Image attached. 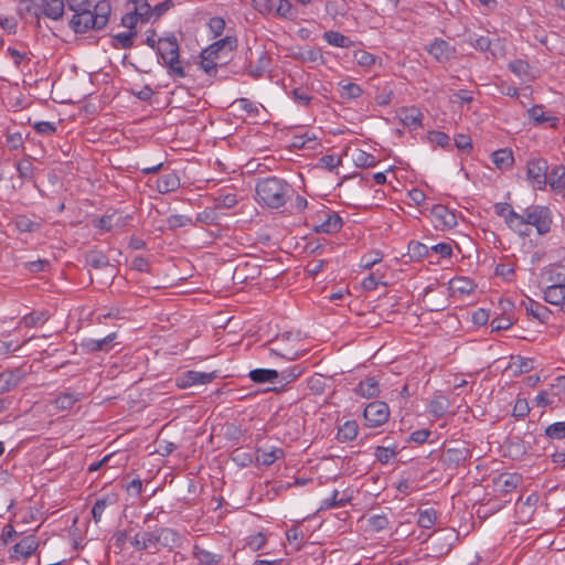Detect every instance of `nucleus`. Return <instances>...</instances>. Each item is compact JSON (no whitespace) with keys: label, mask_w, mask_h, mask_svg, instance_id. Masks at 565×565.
I'll use <instances>...</instances> for the list:
<instances>
[{"label":"nucleus","mask_w":565,"mask_h":565,"mask_svg":"<svg viewBox=\"0 0 565 565\" xmlns=\"http://www.w3.org/2000/svg\"><path fill=\"white\" fill-rule=\"evenodd\" d=\"M238 203L235 193L218 194L214 198V206L216 209H232Z\"/></svg>","instance_id":"bf43d9fd"},{"label":"nucleus","mask_w":565,"mask_h":565,"mask_svg":"<svg viewBox=\"0 0 565 565\" xmlns=\"http://www.w3.org/2000/svg\"><path fill=\"white\" fill-rule=\"evenodd\" d=\"M117 338L116 332H111L102 339H84L81 343V348L86 353H93L97 351L108 352L113 348V343Z\"/></svg>","instance_id":"4468645a"},{"label":"nucleus","mask_w":565,"mask_h":565,"mask_svg":"<svg viewBox=\"0 0 565 565\" xmlns=\"http://www.w3.org/2000/svg\"><path fill=\"white\" fill-rule=\"evenodd\" d=\"M354 392L363 398H374L380 394V385L375 377H366L359 382Z\"/></svg>","instance_id":"b1692460"},{"label":"nucleus","mask_w":565,"mask_h":565,"mask_svg":"<svg viewBox=\"0 0 565 565\" xmlns=\"http://www.w3.org/2000/svg\"><path fill=\"white\" fill-rule=\"evenodd\" d=\"M278 373L281 382L290 383L298 379L303 373V369L297 364L286 370H282L281 372Z\"/></svg>","instance_id":"69168bd1"},{"label":"nucleus","mask_w":565,"mask_h":565,"mask_svg":"<svg viewBox=\"0 0 565 565\" xmlns=\"http://www.w3.org/2000/svg\"><path fill=\"white\" fill-rule=\"evenodd\" d=\"M15 228L20 233H33L41 228V223L32 221L26 215H18L13 220Z\"/></svg>","instance_id":"a18cd8bd"},{"label":"nucleus","mask_w":565,"mask_h":565,"mask_svg":"<svg viewBox=\"0 0 565 565\" xmlns=\"http://www.w3.org/2000/svg\"><path fill=\"white\" fill-rule=\"evenodd\" d=\"M67 8L74 12L70 20V28L75 33H85L88 30L99 31L109 20L111 7L107 0L98 1L90 10V0H65Z\"/></svg>","instance_id":"f257e3e1"},{"label":"nucleus","mask_w":565,"mask_h":565,"mask_svg":"<svg viewBox=\"0 0 565 565\" xmlns=\"http://www.w3.org/2000/svg\"><path fill=\"white\" fill-rule=\"evenodd\" d=\"M407 254L412 260H422L429 256V247L418 241H411L407 246Z\"/></svg>","instance_id":"09e8293b"},{"label":"nucleus","mask_w":565,"mask_h":565,"mask_svg":"<svg viewBox=\"0 0 565 565\" xmlns=\"http://www.w3.org/2000/svg\"><path fill=\"white\" fill-rule=\"evenodd\" d=\"M522 477L518 473H501L494 479L497 491L509 493L518 488Z\"/></svg>","instance_id":"4be33fe9"},{"label":"nucleus","mask_w":565,"mask_h":565,"mask_svg":"<svg viewBox=\"0 0 565 565\" xmlns=\"http://www.w3.org/2000/svg\"><path fill=\"white\" fill-rule=\"evenodd\" d=\"M115 503L114 497L106 495L96 500L92 508V515L95 523H99L103 516L104 511L110 504Z\"/></svg>","instance_id":"603ef678"},{"label":"nucleus","mask_w":565,"mask_h":565,"mask_svg":"<svg viewBox=\"0 0 565 565\" xmlns=\"http://www.w3.org/2000/svg\"><path fill=\"white\" fill-rule=\"evenodd\" d=\"M544 300L553 306L565 305V284H554L544 290Z\"/></svg>","instance_id":"393cba45"},{"label":"nucleus","mask_w":565,"mask_h":565,"mask_svg":"<svg viewBox=\"0 0 565 565\" xmlns=\"http://www.w3.org/2000/svg\"><path fill=\"white\" fill-rule=\"evenodd\" d=\"M237 46V39L235 36L226 35L225 38L215 41L205 49L209 56L216 55L221 56L223 51H233Z\"/></svg>","instance_id":"bb28decb"},{"label":"nucleus","mask_w":565,"mask_h":565,"mask_svg":"<svg viewBox=\"0 0 565 565\" xmlns=\"http://www.w3.org/2000/svg\"><path fill=\"white\" fill-rule=\"evenodd\" d=\"M285 456L284 449L271 447L270 449H257L256 462L263 466H270Z\"/></svg>","instance_id":"cd10ccee"},{"label":"nucleus","mask_w":565,"mask_h":565,"mask_svg":"<svg viewBox=\"0 0 565 565\" xmlns=\"http://www.w3.org/2000/svg\"><path fill=\"white\" fill-rule=\"evenodd\" d=\"M49 317L47 311H32L23 316L21 323L28 328H38L43 326L49 320Z\"/></svg>","instance_id":"c03bdc74"},{"label":"nucleus","mask_w":565,"mask_h":565,"mask_svg":"<svg viewBox=\"0 0 565 565\" xmlns=\"http://www.w3.org/2000/svg\"><path fill=\"white\" fill-rule=\"evenodd\" d=\"M351 497L340 494L338 490H333L332 495L330 498H326L322 500L319 511L344 507L347 503H349Z\"/></svg>","instance_id":"ea45409f"},{"label":"nucleus","mask_w":565,"mask_h":565,"mask_svg":"<svg viewBox=\"0 0 565 565\" xmlns=\"http://www.w3.org/2000/svg\"><path fill=\"white\" fill-rule=\"evenodd\" d=\"M288 57L296 60L303 64H309L310 67L323 65L326 60L320 47H302L291 46L288 49Z\"/></svg>","instance_id":"6e6552de"},{"label":"nucleus","mask_w":565,"mask_h":565,"mask_svg":"<svg viewBox=\"0 0 565 565\" xmlns=\"http://www.w3.org/2000/svg\"><path fill=\"white\" fill-rule=\"evenodd\" d=\"M157 534L159 539V544H161L164 547L174 546L179 540L177 531L169 527L157 529Z\"/></svg>","instance_id":"3c124183"},{"label":"nucleus","mask_w":565,"mask_h":565,"mask_svg":"<svg viewBox=\"0 0 565 565\" xmlns=\"http://www.w3.org/2000/svg\"><path fill=\"white\" fill-rule=\"evenodd\" d=\"M365 426L376 428L384 425L390 418V407L385 402L369 403L363 412Z\"/></svg>","instance_id":"0eeeda50"},{"label":"nucleus","mask_w":565,"mask_h":565,"mask_svg":"<svg viewBox=\"0 0 565 565\" xmlns=\"http://www.w3.org/2000/svg\"><path fill=\"white\" fill-rule=\"evenodd\" d=\"M539 501L536 493H531L524 501L520 498L516 502V512L520 514L522 522H529L535 511Z\"/></svg>","instance_id":"5701e85b"},{"label":"nucleus","mask_w":565,"mask_h":565,"mask_svg":"<svg viewBox=\"0 0 565 565\" xmlns=\"http://www.w3.org/2000/svg\"><path fill=\"white\" fill-rule=\"evenodd\" d=\"M171 77L184 78L186 73L180 61L179 43L174 35L160 38L156 49Z\"/></svg>","instance_id":"39448f33"},{"label":"nucleus","mask_w":565,"mask_h":565,"mask_svg":"<svg viewBox=\"0 0 565 565\" xmlns=\"http://www.w3.org/2000/svg\"><path fill=\"white\" fill-rule=\"evenodd\" d=\"M6 145L9 150H24V138L20 132H6Z\"/></svg>","instance_id":"680f3d73"},{"label":"nucleus","mask_w":565,"mask_h":565,"mask_svg":"<svg viewBox=\"0 0 565 565\" xmlns=\"http://www.w3.org/2000/svg\"><path fill=\"white\" fill-rule=\"evenodd\" d=\"M276 13L281 18L290 20L295 19L298 14L289 0H277Z\"/></svg>","instance_id":"4d7b16f0"},{"label":"nucleus","mask_w":565,"mask_h":565,"mask_svg":"<svg viewBox=\"0 0 565 565\" xmlns=\"http://www.w3.org/2000/svg\"><path fill=\"white\" fill-rule=\"evenodd\" d=\"M367 529L372 532H381L388 527L390 520L386 514H373L367 520Z\"/></svg>","instance_id":"864d4df0"},{"label":"nucleus","mask_w":565,"mask_h":565,"mask_svg":"<svg viewBox=\"0 0 565 565\" xmlns=\"http://www.w3.org/2000/svg\"><path fill=\"white\" fill-rule=\"evenodd\" d=\"M246 73L254 79L262 78L271 65V57L265 49L255 52L248 47L245 53Z\"/></svg>","instance_id":"423d86ee"},{"label":"nucleus","mask_w":565,"mask_h":565,"mask_svg":"<svg viewBox=\"0 0 565 565\" xmlns=\"http://www.w3.org/2000/svg\"><path fill=\"white\" fill-rule=\"evenodd\" d=\"M85 263L89 267L95 269H100L109 266L108 257L104 253L97 250H90L86 253Z\"/></svg>","instance_id":"de8ad7c7"},{"label":"nucleus","mask_w":565,"mask_h":565,"mask_svg":"<svg viewBox=\"0 0 565 565\" xmlns=\"http://www.w3.org/2000/svg\"><path fill=\"white\" fill-rule=\"evenodd\" d=\"M509 70L522 82H531L534 79V76L531 73L530 64L523 60L511 61L509 63Z\"/></svg>","instance_id":"f704fd0d"},{"label":"nucleus","mask_w":565,"mask_h":565,"mask_svg":"<svg viewBox=\"0 0 565 565\" xmlns=\"http://www.w3.org/2000/svg\"><path fill=\"white\" fill-rule=\"evenodd\" d=\"M494 213L504 220L507 226L513 231V228H518L521 225V221L519 220V213H516L513 207L505 202H499L494 204Z\"/></svg>","instance_id":"f3484780"},{"label":"nucleus","mask_w":565,"mask_h":565,"mask_svg":"<svg viewBox=\"0 0 565 565\" xmlns=\"http://www.w3.org/2000/svg\"><path fill=\"white\" fill-rule=\"evenodd\" d=\"M167 224L170 230H175L184 226H195V222L190 216L182 214L170 215L167 220Z\"/></svg>","instance_id":"6e6d98bb"},{"label":"nucleus","mask_w":565,"mask_h":565,"mask_svg":"<svg viewBox=\"0 0 565 565\" xmlns=\"http://www.w3.org/2000/svg\"><path fill=\"white\" fill-rule=\"evenodd\" d=\"M354 163L356 167L370 168L376 166L377 160L373 154L359 150L355 154Z\"/></svg>","instance_id":"e2e57ef3"},{"label":"nucleus","mask_w":565,"mask_h":565,"mask_svg":"<svg viewBox=\"0 0 565 565\" xmlns=\"http://www.w3.org/2000/svg\"><path fill=\"white\" fill-rule=\"evenodd\" d=\"M129 216L122 217L121 214L114 212L111 214H106L97 220L96 227L103 230V231H111L117 226H124V220L128 218Z\"/></svg>","instance_id":"2f4dec72"},{"label":"nucleus","mask_w":565,"mask_h":565,"mask_svg":"<svg viewBox=\"0 0 565 565\" xmlns=\"http://www.w3.org/2000/svg\"><path fill=\"white\" fill-rule=\"evenodd\" d=\"M523 305L525 307L526 313L540 322H545L548 319L551 311L546 306L533 299L523 301Z\"/></svg>","instance_id":"7c9ffc66"},{"label":"nucleus","mask_w":565,"mask_h":565,"mask_svg":"<svg viewBox=\"0 0 565 565\" xmlns=\"http://www.w3.org/2000/svg\"><path fill=\"white\" fill-rule=\"evenodd\" d=\"M255 192L256 201L262 206L277 210L290 200L295 190L285 179L266 177L257 181Z\"/></svg>","instance_id":"f03ea898"},{"label":"nucleus","mask_w":565,"mask_h":565,"mask_svg":"<svg viewBox=\"0 0 565 565\" xmlns=\"http://www.w3.org/2000/svg\"><path fill=\"white\" fill-rule=\"evenodd\" d=\"M353 57L356 61L358 65L362 67H371L377 61V57L375 55L369 53L365 50H356L353 53Z\"/></svg>","instance_id":"052dcab7"},{"label":"nucleus","mask_w":565,"mask_h":565,"mask_svg":"<svg viewBox=\"0 0 565 565\" xmlns=\"http://www.w3.org/2000/svg\"><path fill=\"white\" fill-rule=\"evenodd\" d=\"M323 40L328 44L335 46V47H341V49H349V47L353 46V44H354L353 41L349 36L344 35L338 31H333V30L326 31L323 33Z\"/></svg>","instance_id":"72a5a7b5"},{"label":"nucleus","mask_w":565,"mask_h":565,"mask_svg":"<svg viewBox=\"0 0 565 565\" xmlns=\"http://www.w3.org/2000/svg\"><path fill=\"white\" fill-rule=\"evenodd\" d=\"M548 164L545 159H533L527 163L526 179L536 189H544L547 184Z\"/></svg>","instance_id":"9d476101"},{"label":"nucleus","mask_w":565,"mask_h":565,"mask_svg":"<svg viewBox=\"0 0 565 565\" xmlns=\"http://www.w3.org/2000/svg\"><path fill=\"white\" fill-rule=\"evenodd\" d=\"M22 380V374L20 370H6L0 373V394L10 392L14 387H17Z\"/></svg>","instance_id":"a878e982"},{"label":"nucleus","mask_w":565,"mask_h":565,"mask_svg":"<svg viewBox=\"0 0 565 565\" xmlns=\"http://www.w3.org/2000/svg\"><path fill=\"white\" fill-rule=\"evenodd\" d=\"M547 183L554 191L565 190V168L563 166H555L547 173Z\"/></svg>","instance_id":"e433bc0d"},{"label":"nucleus","mask_w":565,"mask_h":565,"mask_svg":"<svg viewBox=\"0 0 565 565\" xmlns=\"http://www.w3.org/2000/svg\"><path fill=\"white\" fill-rule=\"evenodd\" d=\"M552 218V211L547 206H527L523 214H519L521 225H519L518 228H513V232L521 237L529 236L530 230L527 228V225H532L535 227L537 234L545 235L551 231Z\"/></svg>","instance_id":"7ed1b4c3"},{"label":"nucleus","mask_w":565,"mask_h":565,"mask_svg":"<svg viewBox=\"0 0 565 565\" xmlns=\"http://www.w3.org/2000/svg\"><path fill=\"white\" fill-rule=\"evenodd\" d=\"M180 185V177L175 171L162 174L156 180V190L161 194L174 192Z\"/></svg>","instance_id":"a211bd4d"},{"label":"nucleus","mask_w":565,"mask_h":565,"mask_svg":"<svg viewBox=\"0 0 565 565\" xmlns=\"http://www.w3.org/2000/svg\"><path fill=\"white\" fill-rule=\"evenodd\" d=\"M426 52L438 63L446 64L456 57V46L451 45L444 39L436 38L431 43L426 45Z\"/></svg>","instance_id":"1a4fd4ad"},{"label":"nucleus","mask_w":565,"mask_h":565,"mask_svg":"<svg viewBox=\"0 0 565 565\" xmlns=\"http://www.w3.org/2000/svg\"><path fill=\"white\" fill-rule=\"evenodd\" d=\"M132 11L140 23L152 22V7L148 0H132Z\"/></svg>","instance_id":"c9c22d12"},{"label":"nucleus","mask_w":565,"mask_h":565,"mask_svg":"<svg viewBox=\"0 0 565 565\" xmlns=\"http://www.w3.org/2000/svg\"><path fill=\"white\" fill-rule=\"evenodd\" d=\"M248 377L254 383H266L274 382L279 377V373L278 371L271 369H255L249 372Z\"/></svg>","instance_id":"79ce46f5"},{"label":"nucleus","mask_w":565,"mask_h":565,"mask_svg":"<svg viewBox=\"0 0 565 565\" xmlns=\"http://www.w3.org/2000/svg\"><path fill=\"white\" fill-rule=\"evenodd\" d=\"M397 116L402 124L409 129L416 130L423 125V114L414 106L402 107L397 111Z\"/></svg>","instance_id":"2eb2a0df"},{"label":"nucleus","mask_w":565,"mask_h":565,"mask_svg":"<svg viewBox=\"0 0 565 565\" xmlns=\"http://www.w3.org/2000/svg\"><path fill=\"white\" fill-rule=\"evenodd\" d=\"M358 433V423L355 420H347L338 428L337 439L340 443H349L356 438Z\"/></svg>","instance_id":"473e14b6"},{"label":"nucleus","mask_w":565,"mask_h":565,"mask_svg":"<svg viewBox=\"0 0 565 565\" xmlns=\"http://www.w3.org/2000/svg\"><path fill=\"white\" fill-rule=\"evenodd\" d=\"M471 458V450L467 447L448 448L443 456V462L448 469H456L465 465Z\"/></svg>","instance_id":"ddd939ff"},{"label":"nucleus","mask_w":565,"mask_h":565,"mask_svg":"<svg viewBox=\"0 0 565 565\" xmlns=\"http://www.w3.org/2000/svg\"><path fill=\"white\" fill-rule=\"evenodd\" d=\"M65 0H20L19 13L21 17L44 15L51 20H61L64 15Z\"/></svg>","instance_id":"20e7f679"},{"label":"nucleus","mask_w":565,"mask_h":565,"mask_svg":"<svg viewBox=\"0 0 565 565\" xmlns=\"http://www.w3.org/2000/svg\"><path fill=\"white\" fill-rule=\"evenodd\" d=\"M18 175L22 180L32 181L35 177V167L31 161V157L26 156L15 162Z\"/></svg>","instance_id":"58836bf2"},{"label":"nucleus","mask_w":565,"mask_h":565,"mask_svg":"<svg viewBox=\"0 0 565 565\" xmlns=\"http://www.w3.org/2000/svg\"><path fill=\"white\" fill-rule=\"evenodd\" d=\"M194 222L195 224L218 225L220 215L217 213V209L215 206L205 207L202 212L196 214Z\"/></svg>","instance_id":"49530a36"},{"label":"nucleus","mask_w":565,"mask_h":565,"mask_svg":"<svg viewBox=\"0 0 565 565\" xmlns=\"http://www.w3.org/2000/svg\"><path fill=\"white\" fill-rule=\"evenodd\" d=\"M200 67L209 75L215 76L217 72V62L221 60V56L212 55L209 56L205 50L202 51Z\"/></svg>","instance_id":"8fccbe9b"},{"label":"nucleus","mask_w":565,"mask_h":565,"mask_svg":"<svg viewBox=\"0 0 565 565\" xmlns=\"http://www.w3.org/2000/svg\"><path fill=\"white\" fill-rule=\"evenodd\" d=\"M362 94L363 89L355 83H339V95L345 102L356 99L361 97Z\"/></svg>","instance_id":"a19ab883"},{"label":"nucleus","mask_w":565,"mask_h":565,"mask_svg":"<svg viewBox=\"0 0 565 565\" xmlns=\"http://www.w3.org/2000/svg\"><path fill=\"white\" fill-rule=\"evenodd\" d=\"M216 377L215 372H200L194 370H189L181 373L177 379V386L180 388H188L193 385H203L211 383Z\"/></svg>","instance_id":"9b49d317"},{"label":"nucleus","mask_w":565,"mask_h":565,"mask_svg":"<svg viewBox=\"0 0 565 565\" xmlns=\"http://www.w3.org/2000/svg\"><path fill=\"white\" fill-rule=\"evenodd\" d=\"M545 436L550 439L563 440L565 439V422H556L548 425L544 431Z\"/></svg>","instance_id":"13d9d810"},{"label":"nucleus","mask_w":565,"mask_h":565,"mask_svg":"<svg viewBox=\"0 0 565 565\" xmlns=\"http://www.w3.org/2000/svg\"><path fill=\"white\" fill-rule=\"evenodd\" d=\"M527 114L535 125H547L555 128L559 122V119L546 111L543 105H534L527 110Z\"/></svg>","instance_id":"dca6fc26"},{"label":"nucleus","mask_w":565,"mask_h":565,"mask_svg":"<svg viewBox=\"0 0 565 565\" xmlns=\"http://www.w3.org/2000/svg\"><path fill=\"white\" fill-rule=\"evenodd\" d=\"M399 449L396 444H388V445H382L376 446L374 448V456L376 460L382 465H387L392 462L396 456L398 455Z\"/></svg>","instance_id":"c756f323"},{"label":"nucleus","mask_w":565,"mask_h":565,"mask_svg":"<svg viewBox=\"0 0 565 565\" xmlns=\"http://www.w3.org/2000/svg\"><path fill=\"white\" fill-rule=\"evenodd\" d=\"M491 161L500 171H509L514 164L513 151L510 148H501L491 153Z\"/></svg>","instance_id":"6ab92c4d"},{"label":"nucleus","mask_w":565,"mask_h":565,"mask_svg":"<svg viewBox=\"0 0 565 565\" xmlns=\"http://www.w3.org/2000/svg\"><path fill=\"white\" fill-rule=\"evenodd\" d=\"M33 128L36 134L45 137L53 136L57 130L56 124L51 121H36L33 124Z\"/></svg>","instance_id":"774afa93"},{"label":"nucleus","mask_w":565,"mask_h":565,"mask_svg":"<svg viewBox=\"0 0 565 565\" xmlns=\"http://www.w3.org/2000/svg\"><path fill=\"white\" fill-rule=\"evenodd\" d=\"M438 225L451 228L457 224L456 215L444 205H436L431 211Z\"/></svg>","instance_id":"c85d7f7f"},{"label":"nucleus","mask_w":565,"mask_h":565,"mask_svg":"<svg viewBox=\"0 0 565 565\" xmlns=\"http://www.w3.org/2000/svg\"><path fill=\"white\" fill-rule=\"evenodd\" d=\"M394 89L392 83H384L376 86L375 102L379 106H387L393 98Z\"/></svg>","instance_id":"37998d69"},{"label":"nucleus","mask_w":565,"mask_h":565,"mask_svg":"<svg viewBox=\"0 0 565 565\" xmlns=\"http://www.w3.org/2000/svg\"><path fill=\"white\" fill-rule=\"evenodd\" d=\"M343 225L341 216L335 212H328L326 218L315 226V232L324 234L338 233Z\"/></svg>","instance_id":"aec40b11"},{"label":"nucleus","mask_w":565,"mask_h":565,"mask_svg":"<svg viewBox=\"0 0 565 565\" xmlns=\"http://www.w3.org/2000/svg\"><path fill=\"white\" fill-rule=\"evenodd\" d=\"M38 546V537L33 534L26 535L12 546L10 557L14 559H26L36 551Z\"/></svg>","instance_id":"f8f14e48"},{"label":"nucleus","mask_w":565,"mask_h":565,"mask_svg":"<svg viewBox=\"0 0 565 565\" xmlns=\"http://www.w3.org/2000/svg\"><path fill=\"white\" fill-rule=\"evenodd\" d=\"M291 96L295 103L299 106H308L312 100V95H310L307 88L296 87L291 90Z\"/></svg>","instance_id":"0e129e2a"},{"label":"nucleus","mask_w":565,"mask_h":565,"mask_svg":"<svg viewBox=\"0 0 565 565\" xmlns=\"http://www.w3.org/2000/svg\"><path fill=\"white\" fill-rule=\"evenodd\" d=\"M83 397V394L78 392H61L52 404L57 411H70L76 403L81 402Z\"/></svg>","instance_id":"412c9836"},{"label":"nucleus","mask_w":565,"mask_h":565,"mask_svg":"<svg viewBox=\"0 0 565 565\" xmlns=\"http://www.w3.org/2000/svg\"><path fill=\"white\" fill-rule=\"evenodd\" d=\"M192 555L200 564L203 565H216L222 559L221 555L209 552L196 544L193 546Z\"/></svg>","instance_id":"4c0bfd02"},{"label":"nucleus","mask_w":565,"mask_h":565,"mask_svg":"<svg viewBox=\"0 0 565 565\" xmlns=\"http://www.w3.org/2000/svg\"><path fill=\"white\" fill-rule=\"evenodd\" d=\"M437 520V513L434 509L422 510L418 513L417 524L422 529H430Z\"/></svg>","instance_id":"5fc2aeb1"},{"label":"nucleus","mask_w":565,"mask_h":565,"mask_svg":"<svg viewBox=\"0 0 565 565\" xmlns=\"http://www.w3.org/2000/svg\"><path fill=\"white\" fill-rule=\"evenodd\" d=\"M137 36V31L120 32L113 38L116 40L121 49H131L134 46V39Z\"/></svg>","instance_id":"338daca9"}]
</instances>
